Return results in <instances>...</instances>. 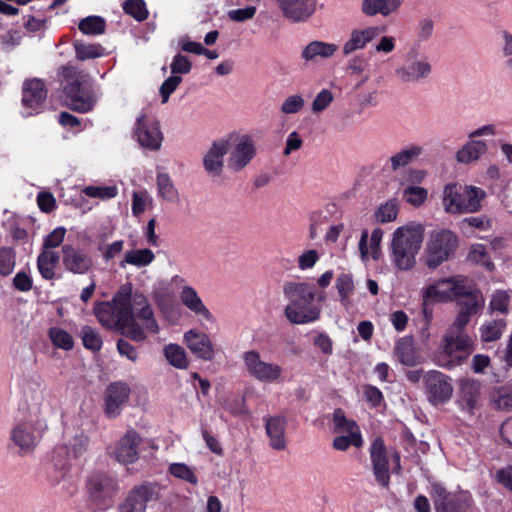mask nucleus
I'll return each instance as SVG.
<instances>
[{
  "mask_svg": "<svg viewBox=\"0 0 512 512\" xmlns=\"http://www.w3.org/2000/svg\"><path fill=\"white\" fill-rule=\"evenodd\" d=\"M283 295L288 304L284 309L285 317L292 324H307L319 319L321 309L312 305L314 300L324 301L325 294L317 292L307 282L287 281L283 284Z\"/></svg>",
  "mask_w": 512,
  "mask_h": 512,
  "instance_id": "nucleus-3",
  "label": "nucleus"
},
{
  "mask_svg": "<svg viewBox=\"0 0 512 512\" xmlns=\"http://www.w3.org/2000/svg\"><path fill=\"white\" fill-rule=\"evenodd\" d=\"M89 439L83 434L76 435L69 444L68 451L74 457L82 456L88 447Z\"/></svg>",
  "mask_w": 512,
  "mask_h": 512,
  "instance_id": "nucleus-64",
  "label": "nucleus"
},
{
  "mask_svg": "<svg viewBox=\"0 0 512 512\" xmlns=\"http://www.w3.org/2000/svg\"><path fill=\"white\" fill-rule=\"evenodd\" d=\"M460 311H465L468 315L472 316L480 310L484 300L479 292L472 291L466 286H463V293L456 297Z\"/></svg>",
  "mask_w": 512,
  "mask_h": 512,
  "instance_id": "nucleus-35",
  "label": "nucleus"
},
{
  "mask_svg": "<svg viewBox=\"0 0 512 512\" xmlns=\"http://www.w3.org/2000/svg\"><path fill=\"white\" fill-rule=\"evenodd\" d=\"M480 398V383L475 380L464 379L460 382L459 401L463 408L472 412L478 406Z\"/></svg>",
  "mask_w": 512,
  "mask_h": 512,
  "instance_id": "nucleus-34",
  "label": "nucleus"
},
{
  "mask_svg": "<svg viewBox=\"0 0 512 512\" xmlns=\"http://www.w3.org/2000/svg\"><path fill=\"white\" fill-rule=\"evenodd\" d=\"M421 147L411 146L390 157L391 168L397 170L410 164L421 154Z\"/></svg>",
  "mask_w": 512,
  "mask_h": 512,
  "instance_id": "nucleus-42",
  "label": "nucleus"
},
{
  "mask_svg": "<svg viewBox=\"0 0 512 512\" xmlns=\"http://www.w3.org/2000/svg\"><path fill=\"white\" fill-rule=\"evenodd\" d=\"M167 361L177 369H186L189 362L185 350L177 344H169L164 348Z\"/></svg>",
  "mask_w": 512,
  "mask_h": 512,
  "instance_id": "nucleus-41",
  "label": "nucleus"
},
{
  "mask_svg": "<svg viewBox=\"0 0 512 512\" xmlns=\"http://www.w3.org/2000/svg\"><path fill=\"white\" fill-rule=\"evenodd\" d=\"M123 10L137 21H144L148 18L149 12L144 0H126Z\"/></svg>",
  "mask_w": 512,
  "mask_h": 512,
  "instance_id": "nucleus-48",
  "label": "nucleus"
},
{
  "mask_svg": "<svg viewBox=\"0 0 512 512\" xmlns=\"http://www.w3.org/2000/svg\"><path fill=\"white\" fill-rule=\"evenodd\" d=\"M458 247V237L450 230L433 231L426 243L424 261L427 267L435 269L448 261Z\"/></svg>",
  "mask_w": 512,
  "mask_h": 512,
  "instance_id": "nucleus-8",
  "label": "nucleus"
},
{
  "mask_svg": "<svg viewBox=\"0 0 512 512\" xmlns=\"http://www.w3.org/2000/svg\"><path fill=\"white\" fill-rule=\"evenodd\" d=\"M181 81L182 78L180 76L172 75L162 83L160 87L162 103L168 102L170 95L176 90Z\"/></svg>",
  "mask_w": 512,
  "mask_h": 512,
  "instance_id": "nucleus-63",
  "label": "nucleus"
},
{
  "mask_svg": "<svg viewBox=\"0 0 512 512\" xmlns=\"http://www.w3.org/2000/svg\"><path fill=\"white\" fill-rule=\"evenodd\" d=\"M397 360L405 366H416L422 362V357L415 347L413 337L400 338L394 348Z\"/></svg>",
  "mask_w": 512,
  "mask_h": 512,
  "instance_id": "nucleus-29",
  "label": "nucleus"
},
{
  "mask_svg": "<svg viewBox=\"0 0 512 512\" xmlns=\"http://www.w3.org/2000/svg\"><path fill=\"white\" fill-rule=\"evenodd\" d=\"M62 264L66 271L73 274H87L93 268L94 261L87 252L74 247L71 244L62 246Z\"/></svg>",
  "mask_w": 512,
  "mask_h": 512,
  "instance_id": "nucleus-16",
  "label": "nucleus"
},
{
  "mask_svg": "<svg viewBox=\"0 0 512 512\" xmlns=\"http://www.w3.org/2000/svg\"><path fill=\"white\" fill-rule=\"evenodd\" d=\"M486 192L472 185L450 183L444 186L442 204L450 214H466L480 211Z\"/></svg>",
  "mask_w": 512,
  "mask_h": 512,
  "instance_id": "nucleus-7",
  "label": "nucleus"
},
{
  "mask_svg": "<svg viewBox=\"0 0 512 512\" xmlns=\"http://www.w3.org/2000/svg\"><path fill=\"white\" fill-rule=\"evenodd\" d=\"M82 192L91 198H98L100 200H109L114 198L118 189L116 186H86Z\"/></svg>",
  "mask_w": 512,
  "mask_h": 512,
  "instance_id": "nucleus-53",
  "label": "nucleus"
},
{
  "mask_svg": "<svg viewBox=\"0 0 512 512\" xmlns=\"http://www.w3.org/2000/svg\"><path fill=\"white\" fill-rule=\"evenodd\" d=\"M226 167L232 174L244 171L257 155V145L254 138L244 134L228 140Z\"/></svg>",
  "mask_w": 512,
  "mask_h": 512,
  "instance_id": "nucleus-9",
  "label": "nucleus"
},
{
  "mask_svg": "<svg viewBox=\"0 0 512 512\" xmlns=\"http://www.w3.org/2000/svg\"><path fill=\"white\" fill-rule=\"evenodd\" d=\"M124 248V241L117 240L111 244L98 245L97 250L101 253L104 262L108 263L118 256Z\"/></svg>",
  "mask_w": 512,
  "mask_h": 512,
  "instance_id": "nucleus-58",
  "label": "nucleus"
},
{
  "mask_svg": "<svg viewBox=\"0 0 512 512\" xmlns=\"http://www.w3.org/2000/svg\"><path fill=\"white\" fill-rule=\"evenodd\" d=\"M78 28L85 35H99L105 30V21L99 16H89L80 21Z\"/></svg>",
  "mask_w": 512,
  "mask_h": 512,
  "instance_id": "nucleus-47",
  "label": "nucleus"
},
{
  "mask_svg": "<svg viewBox=\"0 0 512 512\" xmlns=\"http://www.w3.org/2000/svg\"><path fill=\"white\" fill-rule=\"evenodd\" d=\"M48 336L53 345L63 350H71L74 346L72 336L65 330L52 327L48 331Z\"/></svg>",
  "mask_w": 512,
  "mask_h": 512,
  "instance_id": "nucleus-45",
  "label": "nucleus"
},
{
  "mask_svg": "<svg viewBox=\"0 0 512 512\" xmlns=\"http://www.w3.org/2000/svg\"><path fill=\"white\" fill-rule=\"evenodd\" d=\"M60 74L64 105L79 113L91 111L96 96L92 88L85 85L87 75L70 64L63 66Z\"/></svg>",
  "mask_w": 512,
  "mask_h": 512,
  "instance_id": "nucleus-5",
  "label": "nucleus"
},
{
  "mask_svg": "<svg viewBox=\"0 0 512 512\" xmlns=\"http://www.w3.org/2000/svg\"><path fill=\"white\" fill-rule=\"evenodd\" d=\"M431 72V63L426 57H421L398 68L396 75L404 83H414L427 79Z\"/></svg>",
  "mask_w": 512,
  "mask_h": 512,
  "instance_id": "nucleus-21",
  "label": "nucleus"
},
{
  "mask_svg": "<svg viewBox=\"0 0 512 512\" xmlns=\"http://www.w3.org/2000/svg\"><path fill=\"white\" fill-rule=\"evenodd\" d=\"M152 203V198L148 194L146 190H138L134 191L132 195V205L131 210L132 214L135 217L143 214L148 205Z\"/></svg>",
  "mask_w": 512,
  "mask_h": 512,
  "instance_id": "nucleus-54",
  "label": "nucleus"
},
{
  "mask_svg": "<svg viewBox=\"0 0 512 512\" xmlns=\"http://www.w3.org/2000/svg\"><path fill=\"white\" fill-rule=\"evenodd\" d=\"M131 389L124 382H113L105 391V413L108 417H116L120 414L122 407L128 402Z\"/></svg>",
  "mask_w": 512,
  "mask_h": 512,
  "instance_id": "nucleus-17",
  "label": "nucleus"
},
{
  "mask_svg": "<svg viewBox=\"0 0 512 512\" xmlns=\"http://www.w3.org/2000/svg\"><path fill=\"white\" fill-rule=\"evenodd\" d=\"M462 280L456 277L441 279L422 290L424 304L450 301L463 293Z\"/></svg>",
  "mask_w": 512,
  "mask_h": 512,
  "instance_id": "nucleus-13",
  "label": "nucleus"
},
{
  "mask_svg": "<svg viewBox=\"0 0 512 512\" xmlns=\"http://www.w3.org/2000/svg\"><path fill=\"white\" fill-rule=\"evenodd\" d=\"M228 152V140L214 141L203 157L205 171L211 176H220L224 168V156Z\"/></svg>",
  "mask_w": 512,
  "mask_h": 512,
  "instance_id": "nucleus-22",
  "label": "nucleus"
},
{
  "mask_svg": "<svg viewBox=\"0 0 512 512\" xmlns=\"http://www.w3.org/2000/svg\"><path fill=\"white\" fill-rule=\"evenodd\" d=\"M47 90L40 79L26 80L22 87V103L32 111H38L45 102Z\"/></svg>",
  "mask_w": 512,
  "mask_h": 512,
  "instance_id": "nucleus-26",
  "label": "nucleus"
},
{
  "mask_svg": "<svg viewBox=\"0 0 512 512\" xmlns=\"http://www.w3.org/2000/svg\"><path fill=\"white\" fill-rule=\"evenodd\" d=\"M154 258L155 255L150 249L131 250L125 253L124 259L121 261L120 266L125 268V266L129 264L137 267H143L152 263Z\"/></svg>",
  "mask_w": 512,
  "mask_h": 512,
  "instance_id": "nucleus-37",
  "label": "nucleus"
},
{
  "mask_svg": "<svg viewBox=\"0 0 512 512\" xmlns=\"http://www.w3.org/2000/svg\"><path fill=\"white\" fill-rule=\"evenodd\" d=\"M488 151L486 142L470 139L456 153V160L462 164H470L477 161Z\"/></svg>",
  "mask_w": 512,
  "mask_h": 512,
  "instance_id": "nucleus-33",
  "label": "nucleus"
},
{
  "mask_svg": "<svg viewBox=\"0 0 512 512\" xmlns=\"http://www.w3.org/2000/svg\"><path fill=\"white\" fill-rule=\"evenodd\" d=\"M81 338L86 349L91 351H99L102 348V338L100 334L90 326H84L81 329Z\"/></svg>",
  "mask_w": 512,
  "mask_h": 512,
  "instance_id": "nucleus-50",
  "label": "nucleus"
},
{
  "mask_svg": "<svg viewBox=\"0 0 512 512\" xmlns=\"http://www.w3.org/2000/svg\"><path fill=\"white\" fill-rule=\"evenodd\" d=\"M16 266V251L11 247L0 248V275H11Z\"/></svg>",
  "mask_w": 512,
  "mask_h": 512,
  "instance_id": "nucleus-46",
  "label": "nucleus"
},
{
  "mask_svg": "<svg viewBox=\"0 0 512 512\" xmlns=\"http://www.w3.org/2000/svg\"><path fill=\"white\" fill-rule=\"evenodd\" d=\"M429 400L433 404L444 403L452 396L451 378L442 372L431 370L424 375Z\"/></svg>",
  "mask_w": 512,
  "mask_h": 512,
  "instance_id": "nucleus-15",
  "label": "nucleus"
},
{
  "mask_svg": "<svg viewBox=\"0 0 512 512\" xmlns=\"http://www.w3.org/2000/svg\"><path fill=\"white\" fill-rule=\"evenodd\" d=\"M403 3L404 0H362L361 12L367 17H388L397 14Z\"/></svg>",
  "mask_w": 512,
  "mask_h": 512,
  "instance_id": "nucleus-28",
  "label": "nucleus"
},
{
  "mask_svg": "<svg viewBox=\"0 0 512 512\" xmlns=\"http://www.w3.org/2000/svg\"><path fill=\"white\" fill-rule=\"evenodd\" d=\"M382 29L378 26H367L361 29H353L349 39L343 45V54L348 56L357 50L364 49L368 43L378 37Z\"/></svg>",
  "mask_w": 512,
  "mask_h": 512,
  "instance_id": "nucleus-25",
  "label": "nucleus"
},
{
  "mask_svg": "<svg viewBox=\"0 0 512 512\" xmlns=\"http://www.w3.org/2000/svg\"><path fill=\"white\" fill-rule=\"evenodd\" d=\"M179 298L181 303L193 312L197 317L207 321L210 324L215 323L216 319L210 310L205 306L203 300L198 295L195 288L185 285L182 287Z\"/></svg>",
  "mask_w": 512,
  "mask_h": 512,
  "instance_id": "nucleus-23",
  "label": "nucleus"
},
{
  "mask_svg": "<svg viewBox=\"0 0 512 512\" xmlns=\"http://www.w3.org/2000/svg\"><path fill=\"white\" fill-rule=\"evenodd\" d=\"M335 96L329 89H322L314 98L311 103V111L314 114L324 112L334 101Z\"/></svg>",
  "mask_w": 512,
  "mask_h": 512,
  "instance_id": "nucleus-52",
  "label": "nucleus"
},
{
  "mask_svg": "<svg viewBox=\"0 0 512 512\" xmlns=\"http://www.w3.org/2000/svg\"><path fill=\"white\" fill-rule=\"evenodd\" d=\"M242 360L248 374L259 382L276 383L282 378V367L262 360L260 353L256 350L244 352Z\"/></svg>",
  "mask_w": 512,
  "mask_h": 512,
  "instance_id": "nucleus-11",
  "label": "nucleus"
},
{
  "mask_svg": "<svg viewBox=\"0 0 512 512\" xmlns=\"http://www.w3.org/2000/svg\"><path fill=\"white\" fill-rule=\"evenodd\" d=\"M383 230L380 228H375L370 236V251L367 246L369 234L367 230H363L361 233L360 241H359V251L361 255V259L363 261H367L369 255L375 260L380 257L381 250L380 244L383 238Z\"/></svg>",
  "mask_w": 512,
  "mask_h": 512,
  "instance_id": "nucleus-30",
  "label": "nucleus"
},
{
  "mask_svg": "<svg viewBox=\"0 0 512 512\" xmlns=\"http://www.w3.org/2000/svg\"><path fill=\"white\" fill-rule=\"evenodd\" d=\"M44 390L32 396L28 414L14 422L10 440L19 449L21 456L31 455L48 431L47 415L51 408Z\"/></svg>",
  "mask_w": 512,
  "mask_h": 512,
  "instance_id": "nucleus-2",
  "label": "nucleus"
},
{
  "mask_svg": "<svg viewBox=\"0 0 512 512\" xmlns=\"http://www.w3.org/2000/svg\"><path fill=\"white\" fill-rule=\"evenodd\" d=\"M59 254L57 251L46 249L41 250L37 257V269L45 280L56 278V272L59 265Z\"/></svg>",
  "mask_w": 512,
  "mask_h": 512,
  "instance_id": "nucleus-31",
  "label": "nucleus"
},
{
  "mask_svg": "<svg viewBox=\"0 0 512 512\" xmlns=\"http://www.w3.org/2000/svg\"><path fill=\"white\" fill-rule=\"evenodd\" d=\"M133 134L142 148L150 151L160 149L163 134L159 122L153 116L141 113L136 119Z\"/></svg>",
  "mask_w": 512,
  "mask_h": 512,
  "instance_id": "nucleus-12",
  "label": "nucleus"
},
{
  "mask_svg": "<svg viewBox=\"0 0 512 512\" xmlns=\"http://www.w3.org/2000/svg\"><path fill=\"white\" fill-rule=\"evenodd\" d=\"M338 50V45L323 41H312L304 47L301 57L306 62L316 61L317 59H327L332 57Z\"/></svg>",
  "mask_w": 512,
  "mask_h": 512,
  "instance_id": "nucleus-32",
  "label": "nucleus"
},
{
  "mask_svg": "<svg viewBox=\"0 0 512 512\" xmlns=\"http://www.w3.org/2000/svg\"><path fill=\"white\" fill-rule=\"evenodd\" d=\"M370 455L376 480L382 486H387L390 481V474L388 470L385 446L382 439L377 438L373 441L370 448Z\"/></svg>",
  "mask_w": 512,
  "mask_h": 512,
  "instance_id": "nucleus-24",
  "label": "nucleus"
},
{
  "mask_svg": "<svg viewBox=\"0 0 512 512\" xmlns=\"http://www.w3.org/2000/svg\"><path fill=\"white\" fill-rule=\"evenodd\" d=\"M73 47L76 59L79 61L96 59L105 55V48L100 44H91L75 40Z\"/></svg>",
  "mask_w": 512,
  "mask_h": 512,
  "instance_id": "nucleus-36",
  "label": "nucleus"
},
{
  "mask_svg": "<svg viewBox=\"0 0 512 512\" xmlns=\"http://www.w3.org/2000/svg\"><path fill=\"white\" fill-rule=\"evenodd\" d=\"M362 445L363 439L361 433L340 434L332 443L333 448L338 451H346L350 446L359 448Z\"/></svg>",
  "mask_w": 512,
  "mask_h": 512,
  "instance_id": "nucleus-51",
  "label": "nucleus"
},
{
  "mask_svg": "<svg viewBox=\"0 0 512 512\" xmlns=\"http://www.w3.org/2000/svg\"><path fill=\"white\" fill-rule=\"evenodd\" d=\"M305 101L301 95L288 96L281 105L284 114H296L304 107Z\"/></svg>",
  "mask_w": 512,
  "mask_h": 512,
  "instance_id": "nucleus-61",
  "label": "nucleus"
},
{
  "mask_svg": "<svg viewBox=\"0 0 512 512\" xmlns=\"http://www.w3.org/2000/svg\"><path fill=\"white\" fill-rule=\"evenodd\" d=\"M94 314L102 326L121 329L136 342L145 340V331L158 332L147 298L140 293L132 294L131 284L121 286L111 301L96 303Z\"/></svg>",
  "mask_w": 512,
  "mask_h": 512,
  "instance_id": "nucleus-1",
  "label": "nucleus"
},
{
  "mask_svg": "<svg viewBox=\"0 0 512 512\" xmlns=\"http://www.w3.org/2000/svg\"><path fill=\"white\" fill-rule=\"evenodd\" d=\"M335 286L339 295V301L347 308L350 305V296L354 291L352 275L349 273L339 274L336 279Z\"/></svg>",
  "mask_w": 512,
  "mask_h": 512,
  "instance_id": "nucleus-38",
  "label": "nucleus"
},
{
  "mask_svg": "<svg viewBox=\"0 0 512 512\" xmlns=\"http://www.w3.org/2000/svg\"><path fill=\"white\" fill-rule=\"evenodd\" d=\"M504 323L502 320H493L484 324L481 328V337L485 342H491L499 339L504 330Z\"/></svg>",
  "mask_w": 512,
  "mask_h": 512,
  "instance_id": "nucleus-55",
  "label": "nucleus"
},
{
  "mask_svg": "<svg viewBox=\"0 0 512 512\" xmlns=\"http://www.w3.org/2000/svg\"><path fill=\"white\" fill-rule=\"evenodd\" d=\"M156 499L155 485L144 483L134 486L119 505L118 512H146L148 503Z\"/></svg>",
  "mask_w": 512,
  "mask_h": 512,
  "instance_id": "nucleus-14",
  "label": "nucleus"
},
{
  "mask_svg": "<svg viewBox=\"0 0 512 512\" xmlns=\"http://www.w3.org/2000/svg\"><path fill=\"white\" fill-rule=\"evenodd\" d=\"M285 17L303 21L315 10V0H277Z\"/></svg>",
  "mask_w": 512,
  "mask_h": 512,
  "instance_id": "nucleus-27",
  "label": "nucleus"
},
{
  "mask_svg": "<svg viewBox=\"0 0 512 512\" xmlns=\"http://www.w3.org/2000/svg\"><path fill=\"white\" fill-rule=\"evenodd\" d=\"M86 488L91 502L104 510L112 505L118 492V482L108 473L95 472L88 477Z\"/></svg>",
  "mask_w": 512,
  "mask_h": 512,
  "instance_id": "nucleus-10",
  "label": "nucleus"
},
{
  "mask_svg": "<svg viewBox=\"0 0 512 512\" xmlns=\"http://www.w3.org/2000/svg\"><path fill=\"white\" fill-rule=\"evenodd\" d=\"M397 215L398 203L393 199L381 204L374 213L376 221L382 224L396 220Z\"/></svg>",
  "mask_w": 512,
  "mask_h": 512,
  "instance_id": "nucleus-44",
  "label": "nucleus"
},
{
  "mask_svg": "<svg viewBox=\"0 0 512 512\" xmlns=\"http://www.w3.org/2000/svg\"><path fill=\"white\" fill-rule=\"evenodd\" d=\"M333 431L338 434L361 433L356 422L348 419L341 409L333 413Z\"/></svg>",
  "mask_w": 512,
  "mask_h": 512,
  "instance_id": "nucleus-39",
  "label": "nucleus"
},
{
  "mask_svg": "<svg viewBox=\"0 0 512 512\" xmlns=\"http://www.w3.org/2000/svg\"><path fill=\"white\" fill-rule=\"evenodd\" d=\"M470 315L460 311L453 324L447 330L442 344V354L439 364L446 368L461 365L473 351V341L464 328L470 320Z\"/></svg>",
  "mask_w": 512,
  "mask_h": 512,
  "instance_id": "nucleus-4",
  "label": "nucleus"
},
{
  "mask_svg": "<svg viewBox=\"0 0 512 512\" xmlns=\"http://www.w3.org/2000/svg\"><path fill=\"white\" fill-rule=\"evenodd\" d=\"M168 471L175 478L186 481L192 485H197L198 483V478L193 469L185 463H172Z\"/></svg>",
  "mask_w": 512,
  "mask_h": 512,
  "instance_id": "nucleus-49",
  "label": "nucleus"
},
{
  "mask_svg": "<svg viewBox=\"0 0 512 512\" xmlns=\"http://www.w3.org/2000/svg\"><path fill=\"white\" fill-rule=\"evenodd\" d=\"M509 303V294L506 291L498 290L492 295L490 301V308L493 311H499L501 313H504L507 311Z\"/></svg>",
  "mask_w": 512,
  "mask_h": 512,
  "instance_id": "nucleus-62",
  "label": "nucleus"
},
{
  "mask_svg": "<svg viewBox=\"0 0 512 512\" xmlns=\"http://www.w3.org/2000/svg\"><path fill=\"white\" fill-rule=\"evenodd\" d=\"M66 229L64 227H57L52 232H50L43 241L41 250H54L59 247L65 238Z\"/></svg>",
  "mask_w": 512,
  "mask_h": 512,
  "instance_id": "nucleus-59",
  "label": "nucleus"
},
{
  "mask_svg": "<svg viewBox=\"0 0 512 512\" xmlns=\"http://www.w3.org/2000/svg\"><path fill=\"white\" fill-rule=\"evenodd\" d=\"M157 190L159 196L169 202L178 200V191L167 173L157 174Z\"/></svg>",
  "mask_w": 512,
  "mask_h": 512,
  "instance_id": "nucleus-40",
  "label": "nucleus"
},
{
  "mask_svg": "<svg viewBox=\"0 0 512 512\" xmlns=\"http://www.w3.org/2000/svg\"><path fill=\"white\" fill-rule=\"evenodd\" d=\"M469 259L486 267L489 271L494 269V264L490 261L486 248L482 244L473 245L469 252Z\"/></svg>",
  "mask_w": 512,
  "mask_h": 512,
  "instance_id": "nucleus-57",
  "label": "nucleus"
},
{
  "mask_svg": "<svg viewBox=\"0 0 512 512\" xmlns=\"http://www.w3.org/2000/svg\"><path fill=\"white\" fill-rule=\"evenodd\" d=\"M424 238V227L418 223H408L398 227L392 234L391 251L393 262L400 270H410L416 264Z\"/></svg>",
  "mask_w": 512,
  "mask_h": 512,
  "instance_id": "nucleus-6",
  "label": "nucleus"
},
{
  "mask_svg": "<svg viewBox=\"0 0 512 512\" xmlns=\"http://www.w3.org/2000/svg\"><path fill=\"white\" fill-rule=\"evenodd\" d=\"M184 340L190 351L199 359L211 361L215 356L212 340L205 332L191 329L184 334Z\"/></svg>",
  "mask_w": 512,
  "mask_h": 512,
  "instance_id": "nucleus-18",
  "label": "nucleus"
},
{
  "mask_svg": "<svg viewBox=\"0 0 512 512\" xmlns=\"http://www.w3.org/2000/svg\"><path fill=\"white\" fill-rule=\"evenodd\" d=\"M266 435L269 438V446L277 451H283L287 447L285 435L287 419L283 415H267L263 418Z\"/></svg>",
  "mask_w": 512,
  "mask_h": 512,
  "instance_id": "nucleus-19",
  "label": "nucleus"
},
{
  "mask_svg": "<svg viewBox=\"0 0 512 512\" xmlns=\"http://www.w3.org/2000/svg\"><path fill=\"white\" fill-rule=\"evenodd\" d=\"M471 502L472 498L468 492H460L459 494H451L442 507L444 512H460L469 508Z\"/></svg>",
  "mask_w": 512,
  "mask_h": 512,
  "instance_id": "nucleus-43",
  "label": "nucleus"
},
{
  "mask_svg": "<svg viewBox=\"0 0 512 512\" xmlns=\"http://www.w3.org/2000/svg\"><path fill=\"white\" fill-rule=\"evenodd\" d=\"M427 196V190L419 186H408L403 191V198L405 201L416 207L423 204L426 201Z\"/></svg>",
  "mask_w": 512,
  "mask_h": 512,
  "instance_id": "nucleus-56",
  "label": "nucleus"
},
{
  "mask_svg": "<svg viewBox=\"0 0 512 512\" xmlns=\"http://www.w3.org/2000/svg\"><path fill=\"white\" fill-rule=\"evenodd\" d=\"M140 443V436L135 431H128L114 447L112 455L120 463H134L138 459Z\"/></svg>",
  "mask_w": 512,
  "mask_h": 512,
  "instance_id": "nucleus-20",
  "label": "nucleus"
},
{
  "mask_svg": "<svg viewBox=\"0 0 512 512\" xmlns=\"http://www.w3.org/2000/svg\"><path fill=\"white\" fill-rule=\"evenodd\" d=\"M450 496L451 493H449L441 484L435 483L432 485L431 498L434 502L436 512H444L442 505Z\"/></svg>",
  "mask_w": 512,
  "mask_h": 512,
  "instance_id": "nucleus-60",
  "label": "nucleus"
}]
</instances>
